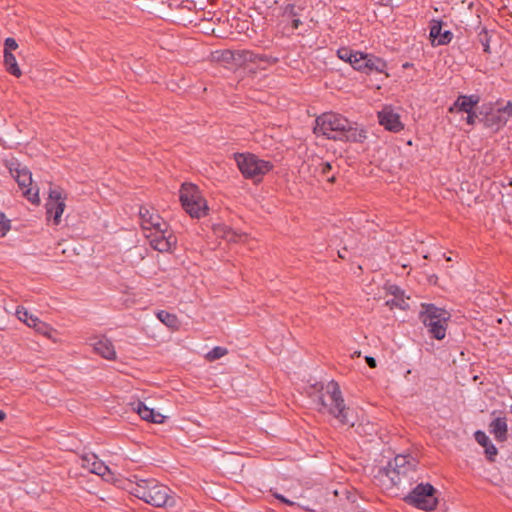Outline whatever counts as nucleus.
Here are the masks:
<instances>
[{"label":"nucleus","instance_id":"1","mask_svg":"<svg viewBox=\"0 0 512 512\" xmlns=\"http://www.w3.org/2000/svg\"><path fill=\"white\" fill-rule=\"evenodd\" d=\"M314 133L328 139L362 143L367 138L366 131L354 127L345 117L336 113H324L316 118Z\"/></svg>","mask_w":512,"mask_h":512},{"label":"nucleus","instance_id":"2","mask_svg":"<svg viewBox=\"0 0 512 512\" xmlns=\"http://www.w3.org/2000/svg\"><path fill=\"white\" fill-rule=\"evenodd\" d=\"M170 492L167 486L155 479L140 480L131 489L135 497L155 507L174 506L175 497Z\"/></svg>","mask_w":512,"mask_h":512},{"label":"nucleus","instance_id":"3","mask_svg":"<svg viewBox=\"0 0 512 512\" xmlns=\"http://www.w3.org/2000/svg\"><path fill=\"white\" fill-rule=\"evenodd\" d=\"M317 404L320 412H327L336 418L341 424H349L348 411L337 382L330 381L325 391L317 396Z\"/></svg>","mask_w":512,"mask_h":512},{"label":"nucleus","instance_id":"4","mask_svg":"<svg viewBox=\"0 0 512 512\" xmlns=\"http://www.w3.org/2000/svg\"><path fill=\"white\" fill-rule=\"evenodd\" d=\"M421 308L419 319L428 329L430 335L437 340L444 339L451 314L434 304H422Z\"/></svg>","mask_w":512,"mask_h":512},{"label":"nucleus","instance_id":"5","mask_svg":"<svg viewBox=\"0 0 512 512\" xmlns=\"http://www.w3.org/2000/svg\"><path fill=\"white\" fill-rule=\"evenodd\" d=\"M235 161L242 175L254 183L261 182L263 177L274 167L272 162L260 159L251 153H237Z\"/></svg>","mask_w":512,"mask_h":512},{"label":"nucleus","instance_id":"6","mask_svg":"<svg viewBox=\"0 0 512 512\" xmlns=\"http://www.w3.org/2000/svg\"><path fill=\"white\" fill-rule=\"evenodd\" d=\"M180 201L184 210L191 217L201 218L207 215V202L195 184H182L180 189Z\"/></svg>","mask_w":512,"mask_h":512},{"label":"nucleus","instance_id":"7","mask_svg":"<svg viewBox=\"0 0 512 512\" xmlns=\"http://www.w3.org/2000/svg\"><path fill=\"white\" fill-rule=\"evenodd\" d=\"M415 460L406 455H397L388 465L383 469V473L389 478L391 483L398 486L402 483L403 479L409 477L415 472Z\"/></svg>","mask_w":512,"mask_h":512},{"label":"nucleus","instance_id":"8","mask_svg":"<svg viewBox=\"0 0 512 512\" xmlns=\"http://www.w3.org/2000/svg\"><path fill=\"white\" fill-rule=\"evenodd\" d=\"M436 489L429 483L418 484L405 498V502L418 509L432 511L436 508L438 499Z\"/></svg>","mask_w":512,"mask_h":512},{"label":"nucleus","instance_id":"9","mask_svg":"<svg viewBox=\"0 0 512 512\" xmlns=\"http://www.w3.org/2000/svg\"><path fill=\"white\" fill-rule=\"evenodd\" d=\"M145 237L149 240L150 246L159 252H170L176 246L177 238L168 229V225L160 226L145 232Z\"/></svg>","mask_w":512,"mask_h":512},{"label":"nucleus","instance_id":"10","mask_svg":"<svg viewBox=\"0 0 512 512\" xmlns=\"http://www.w3.org/2000/svg\"><path fill=\"white\" fill-rule=\"evenodd\" d=\"M10 172L28 200L33 203H38L40 201L38 196V189L33 192L32 174L30 170L27 167L18 164L17 167L10 168Z\"/></svg>","mask_w":512,"mask_h":512},{"label":"nucleus","instance_id":"11","mask_svg":"<svg viewBox=\"0 0 512 512\" xmlns=\"http://www.w3.org/2000/svg\"><path fill=\"white\" fill-rule=\"evenodd\" d=\"M66 195H64L61 188H50L49 198L46 203V212L49 216H53V222L58 225L61 221V216L65 210Z\"/></svg>","mask_w":512,"mask_h":512},{"label":"nucleus","instance_id":"12","mask_svg":"<svg viewBox=\"0 0 512 512\" xmlns=\"http://www.w3.org/2000/svg\"><path fill=\"white\" fill-rule=\"evenodd\" d=\"M378 120L386 130L397 133L403 130L404 125L400 120V115L390 106H385L378 112Z\"/></svg>","mask_w":512,"mask_h":512},{"label":"nucleus","instance_id":"13","mask_svg":"<svg viewBox=\"0 0 512 512\" xmlns=\"http://www.w3.org/2000/svg\"><path fill=\"white\" fill-rule=\"evenodd\" d=\"M139 216L141 219V227L144 230V233L160 226H167V223L157 213L150 211L146 207H140Z\"/></svg>","mask_w":512,"mask_h":512},{"label":"nucleus","instance_id":"14","mask_svg":"<svg viewBox=\"0 0 512 512\" xmlns=\"http://www.w3.org/2000/svg\"><path fill=\"white\" fill-rule=\"evenodd\" d=\"M82 467L88 469L91 473L106 477L110 475L109 467L99 460L95 454H88L81 458Z\"/></svg>","mask_w":512,"mask_h":512},{"label":"nucleus","instance_id":"15","mask_svg":"<svg viewBox=\"0 0 512 512\" xmlns=\"http://www.w3.org/2000/svg\"><path fill=\"white\" fill-rule=\"evenodd\" d=\"M429 36L433 46L447 45L453 39V33L449 30L442 31V22L437 20L432 21Z\"/></svg>","mask_w":512,"mask_h":512},{"label":"nucleus","instance_id":"16","mask_svg":"<svg viewBox=\"0 0 512 512\" xmlns=\"http://www.w3.org/2000/svg\"><path fill=\"white\" fill-rule=\"evenodd\" d=\"M480 98L477 95H460L453 105L449 108V112H465L470 113L478 104Z\"/></svg>","mask_w":512,"mask_h":512},{"label":"nucleus","instance_id":"17","mask_svg":"<svg viewBox=\"0 0 512 512\" xmlns=\"http://www.w3.org/2000/svg\"><path fill=\"white\" fill-rule=\"evenodd\" d=\"M133 410H135L138 415L146 421L161 424L164 423L165 416L160 414L159 412H155L153 409L147 407L143 402L138 401L133 404Z\"/></svg>","mask_w":512,"mask_h":512},{"label":"nucleus","instance_id":"18","mask_svg":"<svg viewBox=\"0 0 512 512\" xmlns=\"http://www.w3.org/2000/svg\"><path fill=\"white\" fill-rule=\"evenodd\" d=\"M242 57L245 61L258 64L262 69H265L267 66L274 65L279 61L278 57L266 54H257L252 51H243Z\"/></svg>","mask_w":512,"mask_h":512},{"label":"nucleus","instance_id":"19","mask_svg":"<svg viewBox=\"0 0 512 512\" xmlns=\"http://www.w3.org/2000/svg\"><path fill=\"white\" fill-rule=\"evenodd\" d=\"M94 351L101 355L103 358L108 360H114L116 358V351L112 342L105 338L97 339L93 344Z\"/></svg>","mask_w":512,"mask_h":512},{"label":"nucleus","instance_id":"20","mask_svg":"<svg viewBox=\"0 0 512 512\" xmlns=\"http://www.w3.org/2000/svg\"><path fill=\"white\" fill-rule=\"evenodd\" d=\"M482 121L485 127L490 128L493 131H498L506 124L507 117L504 115L502 109H497L496 111L488 113Z\"/></svg>","mask_w":512,"mask_h":512},{"label":"nucleus","instance_id":"21","mask_svg":"<svg viewBox=\"0 0 512 512\" xmlns=\"http://www.w3.org/2000/svg\"><path fill=\"white\" fill-rule=\"evenodd\" d=\"M475 440L479 445L485 448V455L488 461L494 462L498 454L497 448L493 445L485 432L478 430L474 434Z\"/></svg>","mask_w":512,"mask_h":512},{"label":"nucleus","instance_id":"22","mask_svg":"<svg viewBox=\"0 0 512 512\" xmlns=\"http://www.w3.org/2000/svg\"><path fill=\"white\" fill-rule=\"evenodd\" d=\"M279 10V16L282 17L283 20H292L296 17H302L303 12L306 10V6L304 3H287L280 6Z\"/></svg>","mask_w":512,"mask_h":512},{"label":"nucleus","instance_id":"23","mask_svg":"<svg viewBox=\"0 0 512 512\" xmlns=\"http://www.w3.org/2000/svg\"><path fill=\"white\" fill-rule=\"evenodd\" d=\"M490 432L494 435L496 440L503 442L507 440L508 427L506 418L497 417L489 425Z\"/></svg>","mask_w":512,"mask_h":512},{"label":"nucleus","instance_id":"24","mask_svg":"<svg viewBox=\"0 0 512 512\" xmlns=\"http://www.w3.org/2000/svg\"><path fill=\"white\" fill-rule=\"evenodd\" d=\"M365 62V70L363 73L371 74L373 72L383 73L387 68V63L382 58H379L373 54H369L368 59Z\"/></svg>","mask_w":512,"mask_h":512},{"label":"nucleus","instance_id":"25","mask_svg":"<svg viewBox=\"0 0 512 512\" xmlns=\"http://www.w3.org/2000/svg\"><path fill=\"white\" fill-rule=\"evenodd\" d=\"M4 64L6 70L15 77H20L22 75V71L20 70L16 57L13 53L6 52L4 53Z\"/></svg>","mask_w":512,"mask_h":512},{"label":"nucleus","instance_id":"26","mask_svg":"<svg viewBox=\"0 0 512 512\" xmlns=\"http://www.w3.org/2000/svg\"><path fill=\"white\" fill-rule=\"evenodd\" d=\"M157 318L169 328L177 329L179 321L175 314L161 310L157 313Z\"/></svg>","mask_w":512,"mask_h":512},{"label":"nucleus","instance_id":"27","mask_svg":"<svg viewBox=\"0 0 512 512\" xmlns=\"http://www.w3.org/2000/svg\"><path fill=\"white\" fill-rule=\"evenodd\" d=\"M317 164H316V167H315V171L319 172L320 175L324 176L327 178V181L330 182V183H334L335 182V176L332 175V176H329V172L332 170V165L330 162H325L321 159H317L316 160Z\"/></svg>","mask_w":512,"mask_h":512},{"label":"nucleus","instance_id":"28","mask_svg":"<svg viewBox=\"0 0 512 512\" xmlns=\"http://www.w3.org/2000/svg\"><path fill=\"white\" fill-rule=\"evenodd\" d=\"M368 56L369 54L368 53H363V52H359L357 51L356 53V57L354 59H352V67L357 70V71H360V72H364L365 70V62H367L366 60L368 59Z\"/></svg>","mask_w":512,"mask_h":512},{"label":"nucleus","instance_id":"29","mask_svg":"<svg viewBox=\"0 0 512 512\" xmlns=\"http://www.w3.org/2000/svg\"><path fill=\"white\" fill-rule=\"evenodd\" d=\"M356 53L357 51H353L347 47H341L337 50V56L341 60L350 63V65H352V59L356 57Z\"/></svg>","mask_w":512,"mask_h":512},{"label":"nucleus","instance_id":"30","mask_svg":"<svg viewBox=\"0 0 512 512\" xmlns=\"http://www.w3.org/2000/svg\"><path fill=\"white\" fill-rule=\"evenodd\" d=\"M227 352L228 351L226 348L216 346L206 354V359L208 361H215V360L220 359L223 356H225L227 354Z\"/></svg>","mask_w":512,"mask_h":512},{"label":"nucleus","instance_id":"31","mask_svg":"<svg viewBox=\"0 0 512 512\" xmlns=\"http://www.w3.org/2000/svg\"><path fill=\"white\" fill-rule=\"evenodd\" d=\"M10 228V221L6 219L4 213L0 212V237L5 236Z\"/></svg>","mask_w":512,"mask_h":512},{"label":"nucleus","instance_id":"32","mask_svg":"<svg viewBox=\"0 0 512 512\" xmlns=\"http://www.w3.org/2000/svg\"><path fill=\"white\" fill-rule=\"evenodd\" d=\"M16 316L20 321H23L24 323L27 324V322H29V317L32 315L29 314L26 308L18 306L16 309Z\"/></svg>","mask_w":512,"mask_h":512},{"label":"nucleus","instance_id":"33","mask_svg":"<svg viewBox=\"0 0 512 512\" xmlns=\"http://www.w3.org/2000/svg\"><path fill=\"white\" fill-rule=\"evenodd\" d=\"M17 48H18V44L14 38L8 37L5 39L4 53H6V52L12 53V51L16 50Z\"/></svg>","mask_w":512,"mask_h":512},{"label":"nucleus","instance_id":"34","mask_svg":"<svg viewBox=\"0 0 512 512\" xmlns=\"http://www.w3.org/2000/svg\"><path fill=\"white\" fill-rule=\"evenodd\" d=\"M243 237H244L243 234L237 233V232L233 231L232 229H228L225 232V238L228 241L239 242V241H242Z\"/></svg>","mask_w":512,"mask_h":512},{"label":"nucleus","instance_id":"35","mask_svg":"<svg viewBox=\"0 0 512 512\" xmlns=\"http://www.w3.org/2000/svg\"><path fill=\"white\" fill-rule=\"evenodd\" d=\"M479 37H480V41H481V43L483 45L484 52L489 54L490 53V45H489V40H488L487 32L480 33Z\"/></svg>","mask_w":512,"mask_h":512},{"label":"nucleus","instance_id":"36","mask_svg":"<svg viewBox=\"0 0 512 512\" xmlns=\"http://www.w3.org/2000/svg\"><path fill=\"white\" fill-rule=\"evenodd\" d=\"M27 325L29 327H37V326H44V323L42 321H40L37 317L35 316H30L29 317V322H27Z\"/></svg>","mask_w":512,"mask_h":512},{"label":"nucleus","instance_id":"37","mask_svg":"<svg viewBox=\"0 0 512 512\" xmlns=\"http://www.w3.org/2000/svg\"><path fill=\"white\" fill-rule=\"evenodd\" d=\"M478 116L475 114V112L472 110L470 113H467L466 122L469 125H474L476 122V119Z\"/></svg>","mask_w":512,"mask_h":512},{"label":"nucleus","instance_id":"38","mask_svg":"<svg viewBox=\"0 0 512 512\" xmlns=\"http://www.w3.org/2000/svg\"><path fill=\"white\" fill-rule=\"evenodd\" d=\"M504 115L507 117H512V102H508L506 106L502 108Z\"/></svg>","mask_w":512,"mask_h":512},{"label":"nucleus","instance_id":"39","mask_svg":"<svg viewBox=\"0 0 512 512\" xmlns=\"http://www.w3.org/2000/svg\"><path fill=\"white\" fill-rule=\"evenodd\" d=\"M302 25L301 17H296L291 20V27L293 30H297Z\"/></svg>","mask_w":512,"mask_h":512},{"label":"nucleus","instance_id":"40","mask_svg":"<svg viewBox=\"0 0 512 512\" xmlns=\"http://www.w3.org/2000/svg\"><path fill=\"white\" fill-rule=\"evenodd\" d=\"M365 360L370 368H375L377 366V363H376V360L374 357L366 356Z\"/></svg>","mask_w":512,"mask_h":512},{"label":"nucleus","instance_id":"41","mask_svg":"<svg viewBox=\"0 0 512 512\" xmlns=\"http://www.w3.org/2000/svg\"><path fill=\"white\" fill-rule=\"evenodd\" d=\"M274 496L279 499L281 502L285 503V504H288V505H293L294 503L291 502L290 500H288L287 498H285L284 496L280 495V494H274Z\"/></svg>","mask_w":512,"mask_h":512},{"label":"nucleus","instance_id":"42","mask_svg":"<svg viewBox=\"0 0 512 512\" xmlns=\"http://www.w3.org/2000/svg\"><path fill=\"white\" fill-rule=\"evenodd\" d=\"M347 249L346 247H344L342 250H339L338 251V256L341 258V259H346L347 258Z\"/></svg>","mask_w":512,"mask_h":512},{"label":"nucleus","instance_id":"43","mask_svg":"<svg viewBox=\"0 0 512 512\" xmlns=\"http://www.w3.org/2000/svg\"><path fill=\"white\" fill-rule=\"evenodd\" d=\"M35 330H37L38 332H41V333H46V330L48 329L47 325L44 323V326H37V327H34Z\"/></svg>","mask_w":512,"mask_h":512},{"label":"nucleus","instance_id":"44","mask_svg":"<svg viewBox=\"0 0 512 512\" xmlns=\"http://www.w3.org/2000/svg\"><path fill=\"white\" fill-rule=\"evenodd\" d=\"M6 418V414L3 410H0V421H3Z\"/></svg>","mask_w":512,"mask_h":512},{"label":"nucleus","instance_id":"45","mask_svg":"<svg viewBox=\"0 0 512 512\" xmlns=\"http://www.w3.org/2000/svg\"><path fill=\"white\" fill-rule=\"evenodd\" d=\"M510 412H511V414H512V405H511V407H510Z\"/></svg>","mask_w":512,"mask_h":512}]
</instances>
